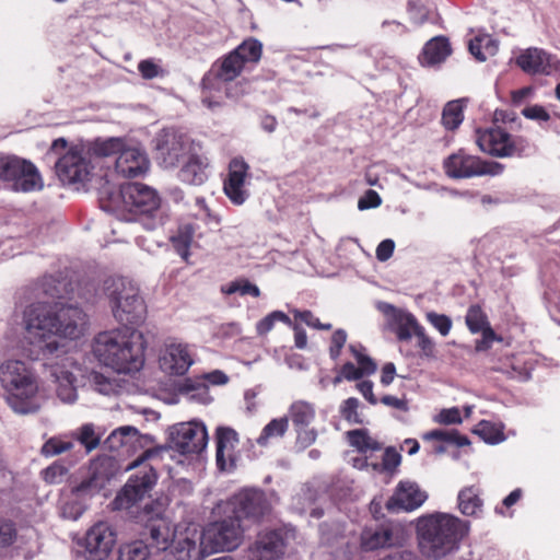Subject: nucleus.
I'll use <instances>...</instances> for the list:
<instances>
[{"mask_svg":"<svg viewBox=\"0 0 560 560\" xmlns=\"http://www.w3.org/2000/svg\"><path fill=\"white\" fill-rule=\"evenodd\" d=\"M85 314L73 305L61 302L37 303V360L43 363L42 380L55 386L58 397L66 402L75 399L74 375L69 371L70 360L61 339H77L83 334Z\"/></svg>","mask_w":560,"mask_h":560,"instance_id":"nucleus-1","label":"nucleus"},{"mask_svg":"<svg viewBox=\"0 0 560 560\" xmlns=\"http://www.w3.org/2000/svg\"><path fill=\"white\" fill-rule=\"evenodd\" d=\"M12 335L21 348L27 351L28 359L8 360L0 365V383L7 390V401L16 413L25 415L35 409V386L33 383V360L31 358L35 340V288L32 284L18 289L14 310L10 319Z\"/></svg>","mask_w":560,"mask_h":560,"instance_id":"nucleus-2","label":"nucleus"},{"mask_svg":"<svg viewBox=\"0 0 560 560\" xmlns=\"http://www.w3.org/2000/svg\"><path fill=\"white\" fill-rule=\"evenodd\" d=\"M145 348L143 334L131 327L101 331L92 343L95 359L118 374L139 372L144 365Z\"/></svg>","mask_w":560,"mask_h":560,"instance_id":"nucleus-3","label":"nucleus"},{"mask_svg":"<svg viewBox=\"0 0 560 560\" xmlns=\"http://www.w3.org/2000/svg\"><path fill=\"white\" fill-rule=\"evenodd\" d=\"M469 529L468 521L451 513H427L416 520L419 549L425 558L433 560L456 552Z\"/></svg>","mask_w":560,"mask_h":560,"instance_id":"nucleus-4","label":"nucleus"},{"mask_svg":"<svg viewBox=\"0 0 560 560\" xmlns=\"http://www.w3.org/2000/svg\"><path fill=\"white\" fill-rule=\"evenodd\" d=\"M113 207L121 208L135 214L148 215L150 222L147 228L155 229L163 224L160 214L161 198L158 191L141 183H128L120 186L118 192L109 195Z\"/></svg>","mask_w":560,"mask_h":560,"instance_id":"nucleus-5","label":"nucleus"},{"mask_svg":"<svg viewBox=\"0 0 560 560\" xmlns=\"http://www.w3.org/2000/svg\"><path fill=\"white\" fill-rule=\"evenodd\" d=\"M208 443L206 425L199 421L182 422L173 425L170 430L167 446L145 450L137 459L127 466V470L139 467L142 463L151 459L163 451L170 448L182 455L199 454Z\"/></svg>","mask_w":560,"mask_h":560,"instance_id":"nucleus-6","label":"nucleus"},{"mask_svg":"<svg viewBox=\"0 0 560 560\" xmlns=\"http://www.w3.org/2000/svg\"><path fill=\"white\" fill-rule=\"evenodd\" d=\"M224 517L207 525L202 533L194 530L190 538L197 537V548L203 555V558L213 552L232 551L236 549L243 540L244 527L230 513H222Z\"/></svg>","mask_w":560,"mask_h":560,"instance_id":"nucleus-7","label":"nucleus"},{"mask_svg":"<svg viewBox=\"0 0 560 560\" xmlns=\"http://www.w3.org/2000/svg\"><path fill=\"white\" fill-rule=\"evenodd\" d=\"M270 510L264 491L258 489H243L226 501L219 502L213 509L215 515L230 513L238 522H259Z\"/></svg>","mask_w":560,"mask_h":560,"instance_id":"nucleus-8","label":"nucleus"},{"mask_svg":"<svg viewBox=\"0 0 560 560\" xmlns=\"http://www.w3.org/2000/svg\"><path fill=\"white\" fill-rule=\"evenodd\" d=\"M109 292L114 317L124 325H139L145 317V305L139 290L130 283L118 281Z\"/></svg>","mask_w":560,"mask_h":560,"instance_id":"nucleus-9","label":"nucleus"},{"mask_svg":"<svg viewBox=\"0 0 560 560\" xmlns=\"http://www.w3.org/2000/svg\"><path fill=\"white\" fill-rule=\"evenodd\" d=\"M443 168L450 178L460 179L485 175L497 176L503 173L504 165L494 161H483L460 149L444 160Z\"/></svg>","mask_w":560,"mask_h":560,"instance_id":"nucleus-10","label":"nucleus"},{"mask_svg":"<svg viewBox=\"0 0 560 560\" xmlns=\"http://www.w3.org/2000/svg\"><path fill=\"white\" fill-rule=\"evenodd\" d=\"M262 55V45L256 38H247L235 49L221 59L217 78L229 82L237 78L242 71L255 67Z\"/></svg>","mask_w":560,"mask_h":560,"instance_id":"nucleus-11","label":"nucleus"},{"mask_svg":"<svg viewBox=\"0 0 560 560\" xmlns=\"http://www.w3.org/2000/svg\"><path fill=\"white\" fill-rule=\"evenodd\" d=\"M476 143L482 152L498 158L521 155L529 148L526 139L512 137L500 127L478 129Z\"/></svg>","mask_w":560,"mask_h":560,"instance_id":"nucleus-12","label":"nucleus"},{"mask_svg":"<svg viewBox=\"0 0 560 560\" xmlns=\"http://www.w3.org/2000/svg\"><path fill=\"white\" fill-rule=\"evenodd\" d=\"M56 174L65 185L85 183L92 173L93 165L90 150L84 145L69 148L55 163Z\"/></svg>","mask_w":560,"mask_h":560,"instance_id":"nucleus-13","label":"nucleus"},{"mask_svg":"<svg viewBox=\"0 0 560 560\" xmlns=\"http://www.w3.org/2000/svg\"><path fill=\"white\" fill-rule=\"evenodd\" d=\"M158 474L151 466H143L131 475L114 500L115 509L128 510L142 501L153 489Z\"/></svg>","mask_w":560,"mask_h":560,"instance_id":"nucleus-14","label":"nucleus"},{"mask_svg":"<svg viewBox=\"0 0 560 560\" xmlns=\"http://www.w3.org/2000/svg\"><path fill=\"white\" fill-rule=\"evenodd\" d=\"M116 538L113 526L100 521L86 530L78 544L83 548L85 560H106L116 544Z\"/></svg>","mask_w":560,"mask_h":560,"instance_id":"nucleus-15","label":"nucleus"},{"mask_svg":"<svg viewBox=\"0 0 560 560\" xmlns=\"http://www.w3.org/2000/svg\"><path fill=\"white\" fill-rule=\"evenodd\" d=\"M0 179L14 191H32L35 188V166L15 155H0Z\"/></svg>","mask_w":560,"mask_h":560,"instance_id":"nucleus-16","label":"nucleus"},{"mask_svg":"<svg viewBox=\"0 0 560 560\" xmlns=\"http://www.w3.org/2000/svg\"><path fill=\"white\" fill-rule=\"evenodd\" d=\"M155 158L165 168L174 167L190 150L188 138L174 129H163L154 138Z\"/></svg>","mask_w":560,"mask_h":560,"instance_id":"nucleus-17","label":"nucleus"},{"mask_svg":"<svg viewBox=\"0 0 560 560\" xmlns=\"http://www.w3.org/2000/svg\"><path fill=\"white\" fill-rule=\"evenodd\" d=\"M192 363L190 347L183 342L165 343L159 355L160 369L170 375H184Z\"/></svg>","mask_w":560,"mask_h":560,"instance_id":"nucleus-18","label":"nucleus"},{"mask_svg":"<svg viewBox=\"0 0 560 560\" xmlns=\"http://www.w3.org/2000/svg\"><path fill=\"white\" fill-rule=\"evenodd\" d=\"M428 499V493L415 481H400L393 495L386 502L389 512H411L420 508Z\"/></svg>","mask_w":560,"mask_h":560,"instance_id":"nucleus-19","label":"nucleus"},{"mask_svg":"<svg viewBox=\"0 0 560 560\" xmlns=\"http://www.w3.org/2000/svg\"><path fill=\"white\" fill-rule=\"evenodd\" d=\"M248 172L249 165L242 158H235L229 164V173L223 183V190L235 206L243 205L249 197V191L246 188Z\"/></svg>","mask_w":560,"mask_h":560,"instance_id":"nucleus-20","label":"nucleus"},{"mask_svg":"<svg viewBox=\"0 0 560 560\" xmlns=\"http://www.w3.org/2000/svg\"><path fill=\"white\" fill-rule=\"evenodd\" d=\"M119 471L117 460L107 455L91 460L89 476L78 487L79 491H98Z\"/></svg>","mask_w":560,"mask_h":560,"instance_id":"nucleus-21","label":"nucleus"},{"mask_svg":"<svg viewBox=\"0 0 560 560\" xmlns=\"http://www.w3.org/2000/svg\"><path fill=\"white\" fill-rule=\"evenodd\" d=\"M150 162L140 148L127 145L115 160V171L125 178L143 176L149 171Z\"/></svg>","mask_w":560,"mask_h":560,"instance_id":"nucleus-22","label":"nucleus"},{"mask_svg":"<svg viewBox=\"0 0 560 560\" xmlns=\"http://www.w3.org/2000/svg\"><path fill=\"white\" fill-rule=\"evenodd\" d=\"M315 415L314 406L305 400L294 401L289 408V417L298 432V442L304 447L310 446L316 440V431L306 429L315 419Z\"/></svg>","mask_w":560,"mask_h":560,"instance_id":"nucleus-23","label":"nucleus"},{"mask_svg":"<svg viewBox=\"0 0 560 560\" xmlns=\"http://www.w3.org/2000/svg\"><path fill=\"white\" fill-rule=\"evenodd\" d=\"M516 65L528 74L549 75L558 69L557 59L546 50L530 47L523 50L516 58Z\"/></svg>","mask_w":560,"mask_h":560,"instance_id":"nucleus-24","label":"nucleus"},{"mask_svg":"<svg viewBox=\"0 0 560 560\" xmlns=\"http://www.w3.org/2000/svg\"><path fill=\"white\" fill-rule=\"evenodd\" d=\"M284 538L281 530L260 533L255 544L248 549L249 560H277L284 552Z\"/></svg>","mask_w":560,"mask_h":560,"instance_id":"nucleus-25","label":"nucleus"},{"mask_svg":"<svg viewBox=\"0 0 560 560\" xmlns=\"http://www.w3.org/2000/svg\"><path fill=\"white\" fill-rule=\"evenodd\" d=\"M238 443L235 430L229 427L217 429V465L220 470H231L235 465L234 450Z\"/></svg>","mask_w":560,"mask_h":560,"instance_id":"nucleus-26","label":"nucleus"},{"mask_svg":"<svg viewBox=\"0 0 560 560\" xmlns=\"http://www.w3.org/2000/svg\"><path fill=\"white\" fill-rule=\"evenodd\" d=\"M360 544L365 551L392 547L394 545V532L390 523L364 526L360 535Z\"/></svg>","mask_w":560,"mask_h":560,"instance_id":"nucleus-27","label":"nucleus"},{"mask_svg":"<svg viewBox=\"0 0 560 560\" xmlns=\"http://www.w3.org/2000/svg\"><path fill=\"white\" fill-rule=\"evenodd\" d=\"M151 440L150 435H142L137 428L132 425H122L115 429L104 441V446L109 451L125 450L129 452L138 445H142V441Z\"/></svg>","mask_w":560,"mask_h":560,"instance_id":"nucleus-28","label":"nucleus"},{"mask_svg":"<svg viewBox=\"0 0 560 560\" xmlns=\"http://www.w3.org/2000/svg\"><path fill=\"white\" fill-rule=\"evenodd\" d=\"M208 165L209 162L206 156L191 154L182 166L178 176L182 182L189 185H201L208 178Z\"/></svg>","mask_w":560,"mask_h":560,"instance_id":"nucleus-29","label":"nucleus"},{"mask_svg":"<svg viewBox=\"0 0 560 560\" xmlns=\"http://www.w3.org/2000/svg\"><path fill=\"white\" fill-rule=\"evenodd\" d=\"M481 491L476 486L463 488L457 495V506L465 516H479L482 513L483 501Z\"/></svg>","mask_w":560,"mask_h":560,"instance_id":"nucleus-30","label":"nucleus"},{"mask_svg":"<svg viewBox=\"0 0 560 560\" xmlns=\"http://www.w3.org/2000/svg\"><path fill=\"white\" fill-rule=\"evenodd\" d=\"M450 54L448 40L445 37L438 36L424 45L420 61L424 66H434L444 61Z\"/></svg>","mask_w":560,"mask_h":560,"instance_id":"nucleus-31","label":"nucleus"},{"mask_svg":"<svg viewBox=\"0 0 560 560\" xmlns=\"http://www.w3.org/2000/svg\"><path fill=\"white\" fill-rule=\"evenodd\" d=\"M389 308L393 311L396 325L395 332L398 340H410L412 335H417L418 328H423L411 313L396 310L394 306H389Z\"/></svg>","mask_w":560,"mask_h":560,"instance_id":"nucleus-32","label":"nucleus"},{"mask_svg":"<svg viewBox=\"0 0 560 560\" xmlns=\"http://www.w3.org/2000/svg\"><path fill=\"white\" fill-rule=\"evenodd\" d=\"M103 435L104 430L91 422L84 423L71 432V438L78 441L88 454L100 446Z\"/></svg>","mask_w":560,"mask_h":560,"instance_id":"nucleus-33","label":"nucleus"},{"mask_svg":"<svg viewBox=\"0 0 560 560\" xmlns=\"http://www.w3.org/2000/svg\"><path fill=\"white\" fill-rule=\"evenodd\" d=\"M203 555L197 548V537L190 538L189 535L177 540L175 550L164 555L163 560H202Z\"/></svg>","mask_w":560,"mask_h":560,"instance_id":"nucleus-34","label":"nucleus"},{"mask_svg":"<svg viewBox=\"0 0 560 560\" xmlns=\"http://www.w3.org/2000/svg\"><path fill=\"white\" fill-rule=\"evenodd\" d=\"M127 140L124 138H107L104 140L97 139L90 144L86 150H90V155L93 153L96 156L108 158L118 156L124 148L127 145Z\"/></svg>","mask_w":560,"mask_h":560,"instance_id":"nucleus-35","label":"nucleus"},{"mask_svg":"<svg viewBox=\"0 0 560 560\" xmlns=\"http://www.w3.org/2000/svg\"><path fill=\"white\" fill-rule=\"evenodd\" d=\"M288 417L272 419L264 427L260 435L256 440V443L259 446H267L272 440L282 438L288 431Z\"/></svg>","mask_w":560,"mask_h":560,"instance_id":"nucleus-36","label":"nucleus"},{"mask_svg":"<svg viewBox=\"0 0 560 560\" xmlns=\"http://www.w3.org/2000/svg\"><path fill=\"white\" fill-rule=\"evenodd\" d=\"M465 100H454L448 102L442 113V124L448 130L459 127L464 119Z\"/></svg>","mask_w":560,"mask_h":560,"instance_id":"nucleus-37","label":"nucleus"},{"mask_svg":"<svg viewBox=\"0 0 560 560\" xmlns=\"http://www.w3.org/2000/svg\"><path fill=\"white\" fill-rule=\"evenodd\" d=\"M150 548L143 540L124 544L119 547L115 560H149Z\"/></svg>","mask_w":560,"mask_h":560,"instance_id":"nucleus-38","label":"nucleus"},{"mask_svg":"<svg viewBox=\"0 0 560 560\" xmlns=\"http://www.w3.org/2000/svg\"><path fill=\"white\" fill-rule=\"evenodd\" d=\"M468 48L478 61H485L488 56L497 52L498 45L489 35H483L470 39Z\"/></svg>","mask_w":560,"mask_h":560,"instance_id":"nucleus-39","label":"nucleus"},{"mask_svg":"<svg viewBox=\"0 0 560 560\" xmlns=\"http://www.w3.org/2000/svg\"><path fill=\"white\" fill-rule=\"evenodd\" d=\"M194 232V228L190 224H186L180 226L177 233L171 237L174 249L184 260H187L190 255L189 249Z\"/></svg>","mask_w":560,"mask_h":560,"instance_id":"nucleus-40","label":"nucleus"},{"mask_svg":"<svg viewBox=\"0 0 560 560\" xmlns=\"http://www.w3.org/2000/svg\"><path fill=\"white\" fill-rule=\"evenodd\" d=\"M90 380L94 389L105 396L118 395L122 388L117 378L106 376L100 372H92Z\"/></svg>","mask_w":560,"mask_h":560,"instance_id":"nucleus-41","label":"nucleus"},{"mask_svg":"<svg viewBox=\"0 0 560 560\" xmlns=\"http://www.w3.org/2000/svg\"><path fill=\"white\" fill-rule=\"evenodd\" d=\"M347 434L350 445L355 447L360 453L381 450V444L372 439L366 430H351Z\"/></svg>","mask_w":560,"mask_h":560,"instance_id":"nucleus-42","label":"nucleus"},{"mask_svg":"<svg viewBox=\"0 0 560 560\" xmlns=\"http://www.w3.org/2000/svg\"><path fill=\"white\" fill-rule=\"evenodd\" d=\"M423 439L427 441H442L456 446H466L470 444L469 439L466 435L459 434L457 430H432L423 434Z\"/></svg>","mask_w":560,"mask_h":560,"instance_id":"nucleus-43","label":"nucleus"},{"mask_svg":"<svg viewBox=\"0 0 560 560\" xmlns=\"http://www.w3.org/2000/svg\"><path fill=\"white\" fill-rule=\"evenodd\" d=\"M149 532L152 546L159 551H166L173 541V535L171 534L168 526L164 522L151 524L149 526Z\"/></svg>","mask_w":560,"mask_h":560,"instance_id":"nucleus-44","label":"nucleus"},{"mask_svg":"<svg viewBox=\"0 0 560 560\" xmlns=\"http://www.w3.org/2000/svg\"><path fill=\"white\" fill-rule=\"evenodd\" d=\"M465 324L471 334H479L490 322L482 307L479 304H472L467 310Z\"/></svg>","mask_w":560,"mask_h":560,"instance_id":"nucleus-45","label":"nucleus"},{"mask_svg":"<svg viewBox=\"0 0 560 560\" xmlns=\"http://www.w3.org/2000/svg\"><path fill=\"white\" fill-rule=\"evenodd\" d=\"M221 292L228 295L240 293L241 295H252L258 298L260 295L259 288L247 279H238L232 281L221 288Z\"/></svg>","mask_w":560,"mask_h":560,"instance_id":"nucleus-46","label":"nucleus"},{"mask_svg":"<svg viewBox=\"0 0 560 560\" xmlns=\"http://www.w3.org/2000/svg\"><path fill=\"white\" fill-rule=\"evenodd\" d=\"M474 432L489 444H497L504 440L503 431L487 420L480 421Z\"/></svg>","mask_w":560,"mask_h":560,"instance_id":"nucleus-47","label":"nucleus"},{"mask_svg":"<svg viewBox=\"0 0 560 560\" xmlns=\"http://www.w3.org/2000/svg\"><path fill=\"white\" fill-rule=\"evenodd\" d=\"M276 322H282L288 326H292V320L285 313L282 311H273L256 324L257 334L259 336L267 335L273 328Z\"/></svg>","mask_w":560,"mask_h":560,"instance_id":"nucleus-48","label":"nucleus"},{"mask_svg":"<svg viewBox=\"0 0 560 560\" xmlns=\"http://www.w3.org/2000/svg\"><path fill=\"white\" fill-rule=\"evenodd\" d=\"M359 405V399L354 397H350L343 400L340 405L339 412L341 417L350 424H361L363 422L358 412Z\"/></svg>","mask_w":560,"mask_h":560,"instance_id":"nucleus-49","label":"nucleus"},{"mask_svg":"<svg viewBox=\"0 0 560 560\" xmlns=\"http://www.w3.org/2000/svg\"><path fill=\"white\" fill-rule=\"evenodd\" d=\"M74 446L72 441L62 440L60 438H50L43 446L42 454L46 457L56 456L67 451L72 450Z\"/></svg>","mask_w":560,"mask_h":560,"instance_id":"nucleus-50","label":"nucleus"},{"mask_svg":"<svg viewBox=\"0 0 560 560\" xmlns=\"http://www.w3.org/2000/svg\"><path fill=\"white\" fill-rule=\"evenodd\" d=\"M425 318L442 336L450 334L453 323L447 315L428 312Z\"/></svg>","mask_w":560,"mask_h":560,"instance_id":"nucleus-51","label":"nucleus"},{"mask_svg":"<svg viewBox=\"0 0 560 560\" xmlns=\"http://www.w3.org/2000/svg\"><path fill=\"white\" fill-rule=\"evenodd\" d=\"M291 313L293 314L295 319H299L306 324L308 327L319 329V330H330L332 328L331 324H322L319 319L308 310L300 311V310H292Z\"/></svg>","mask_w":560,"mask_h":560,"instance_id":"nucleus-52","label":"nucleus"},{"mask_svg":"<svg viewBox=\"0 0 560 560\" xmlns=\"http://www.w3.org/2000/svg\"><path fill=\"white\" fill-rule=\"evenodd\" d=\"M348 335L345 329L339 328L334 331L329 346V357L331 360L336 361L340 357L341 350L345 347Z\"/></svg>","mask_w":560,"mask_h":560,"instance_id":"nucleus-53","label":"nucleus"},{"mask_svg":"<svg viewBox=\"0 0 560 560\" xmlns=\"http://www.w3.org/2000/svg\"><path fill=\"white\" fill-rule=\"evenodd\" d=\"M67 472L68 469L63 465L54 463L42 471V477L47 483H60Z\"/></svg>","mask_w":560,"mask_h":560,"instance_id":"nucleus-54","label":"nucleus"},{"mask_svg":"<svg viewBox=\"0 0 560 560\" xmlns=\"http://www.w3.org/2000/svg\"><path fill=\"white\" fill-rule=\"evenodd\" d=\"M434 421L441 424H459L463 419L459 409L452 407L442 409L439 415L435 416Z\"/></svg>","mask_w":560,"mask_h":560,"instance_id":"nucleus-55","label":"nucleus"},{"mask_svg":"<svg viewBox=\"0 0 560 560\" xmlns=\"http://www.w3.org/2000/svg\"><path fill=\"white\" fill-rule=\"evenodd\" d=\"M138 70L145 80H152L163 75V70L152 59L141 60L138 65Z\"/></svg>","mask_w":560,"mask_h":560,"instance_id":"nucleus-56","label":"nucleus"},{"mask_svg":"<svg viewBox=\"0 0 560 560\" xmlns=\"http://www.w3.org/2000/svg\"><path fill=\"white\" fill-rule=\"evenodd\" d=\"M16 538V529L14 523L10 521L0 522V546H9Z\"/></svg>","mask_w":560,"mask_h":560,"instance_id":"nucleus-57","label":"nucleus"},{"mask_svg":"<svg viewBox=\"0 0 560 560\" xmlns=\"http://www.w3.org/2000/svg\"><path fill=\"white\" fill-rule=\"evenodd\" d=\"M416 337L418 338V347L422 351L423 355L427 358H433L434 357V342L425 334L424 328H418V332H417Z\"/></svg>","mask_w":560,"mask_h":560,"instance_id":"nucleus-58","label":"nucleus"},{"mask_svg":"<svg viewBox=\"0 0 560 560\" xmlns=\"http://www.w3.org/2000/svg\"><path fill=\"white\" fill-rule=\"evenodd\" d=\"M84 512V508L78 501L66 502L61 508V515L63 518L77 521Z\"/></svg>","mask_w":560,"mask_h":560,"instance_id":"nucleus-59","label":"nucleus"},{"mask_svg":"<svg viewBox=\"0 0 560 560\" xmlns=\"http://www.w3.org/2000/svg\"><path fill=\"white\" fill-rule=\"evenodd\" d=\"M382 203V198L380 195L373 190L369 189L365 194L359 199L358 208L360 210H366L371 208H376Z\"/></svg>","mask_w":560,"mask_h":560,"instance_id":"nucleus-60","label":"nucleus"},{"mask_svg":"<svg viewBox=\"0 0 560 560\" xmlns=\"http://www.w3.org/2000/svg\"><path fill=\"white\" fill-rule=\"evenodd\" d=\"M522 115L532 120L548 121L549 113L541 105H532L522 110Z\"/></svg>","mask_w":560,"mask_h":560,"instance_id":"nucleus-61","label":"nucleus"},{"mask_svg":"<svg viewBox=\"0 0 560 560\" xmlns=\"http://www.w3.org/2000/svg\"><path fill=\"white\" fill-rule=\"evenodd\" d=\"M401 463L400 454L393 447H387L383 455V467L385 470L392 471Z\"/></svg>","mask_w":560,"mask_h":560,"instance_id":"nucleus-62","label":"nucleus"},{"mask_svg":"<svg viewBox=\"0 0 560 560\" xmlns=\"http://www.w3.org/2000/svg\"><path fill=\"white\" fill-rule=\"evenodd\" d=\"M49 279L51 280L52 284L48 283L47 280H45L42 284L44 293L52 299H61L62 292L66 289V283L60 280L52 279L51 277Z\"/></svg>","mask_w":560,"mask_h":560,"instance_id":"nucleus-63","label":"nucleus"},{"mask_svg":"<svg viewBox=\"0 0 560 560\" xmlns=\"http://www.w3.org/2000/svg\"><path fill=\"white\" fill-rule=\"evenodd\" d=\"M378 560H421L419 556L407 549L392 551Z\"/></svg>","mask_w":560,"mask_h":560,"instance_id":"nucleus-64","label":"nucleus"}]
</instances>
